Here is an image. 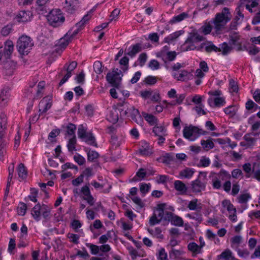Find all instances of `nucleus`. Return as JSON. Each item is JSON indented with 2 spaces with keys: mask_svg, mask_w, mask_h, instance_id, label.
<instances>
[{
  "mask_svg": "<svg viewBox=\"0 0 260 260\" xmlns=\"http://www.w3.org/2000/svg\"><path fill=\"white\" fill-rule=\"evenodd\" d=\"M121 108H119L120 115L122 116L131 117L133 120L140 125H142L143 119L139 110L135 109L134 106H128L127 103H123Z\"/></svg>",
  "mask_w": 260,
  "mask_h": 260,
  "instance_id": "f257e3e1",
  "label": "nucleus"
},
{
  "mask_svg": "<svg viewBox=\"0 0 260 260\" xmlns=\"http://www.w3.org/2000/svg\"><path fill=\"white\" fill-rule=\"evenodd\" d=\"M230 13L228 8H224L221 12L217 13L212 23L216 32L222 30L226 24L230 20Z\"/></svg>",
  "mask_w": 260,
  "mask_h": 260,
  "instance_id": "f03ea898",
  "label": "nucleus"
},
{
  "mask_svg": "<svg viewBox=\"0 0 260 260\" xmlns=\"http://www.w3.org/2000/svg\"><path fill=\"white\" fill-rule=\"evenodd\" d=\"M34 45V41L30 37L22 35L17 42L16 48L21 55H26L30 52Z\"/></svg>",
  "mask_w": 260,
  "mask_h": 260,
  "instance_id": "7ed1b4c3",
  "label": "nucleus"
},
{
  "mask_svg": "<svg viewBox=\"0 0 260 260\" xmlns=\"http://www.w3.org/2000/svg\"><path fill=\"white\" fill-rule=\"evenodd\" d=\"M47 20L51 26L58 27L62 24L64 22L65 18L60 13V10H52L47 15Z\"/></svg>",
  "mask_w": 260,
  "mask_h": 260,
  "instance_id": "20e7f679",
  "label": "nucleus"
},
{
  "mask_svg": "<svg viewBox=\"0 0 260 260\" xmlns=\"http://www.w3.org/2000/svg\"><path fill=\"white\" fill-rule=\"evenodd\" d=\"M122 76V71L116 68L114 69L111 72L108 73L106 75V78L108 83L111 84L113 87L118 88L120 86Z\"/></svg>",
  "mask_w": 260,
  "mask_h": 260,
  "instance_id": "39448f33",
  "label": "nucleus"
},
{
  "mask_svg": "<svg viewBox=\"0 0 260 260\" xmlns=\"http://www.w3.org/2000/svg\"><path fill=\"white\" fill-rule=\"evenodd\" d=\"M79 29H76L73 30V28L70 29L63 37L60 39L58 42V46L61 49H65L69 44L72 41L73 38L78 34Z\"/></svg>",
  "mask_w": 260,
  "mask_h": 260,
  "instance_id": "423d86ee",
  "label": "nucleus"
},
{
  "mask_svg": "<svg viewBox=\"0 0 260 260\" xmlns=\"http://www.w3.org/2000/svg\"><path fill=\"white\" fill-rule=\"evenodd\" d=\"M164 220L170 221L172 225L175 226H182L183 225L182 218L171 212L167 211L165 212Z\"/></svg>",
  "mask_w": 260,
  "mask_h": 260,
  "instance_id": "0eeeda50",
  "label": "nucleus"
},
{
  "mask_svg": "<svg viewBox=\"0 0 260 260\" xmlns=\"http://www.w3.org/2000/svg\"><path fill=\"white\" fill-rule=\"evenodd\" d=\"M152 150L149 144L145 141H141L136 154L142 156H148L152 154Z\"/></svg>",
  "mask_w": 260,
  "mask_h": 260,
  "instance_id": "6e6552de",
  "label": "nucleus"
},
{
  "mask_svg": "<svg viewBox=\"0 0 260 260\" xmlns=\"http://www.w3.org/2000/svg\"><path fill=\"white\" fill-rule=\"evenodd\" d=\"M39 106L40 114L46 113L52 106L51 97L49 96L44 97L40 102Z\"/></svg>",
  "mask_w": 260,
  "mask_h": 260,
  "instance_id": "1a4fd4ad",
  "label": "nucleus"
},
{
  "mask_svg": "<svg viewBox=\"0 0 260 260\" xmlns=\"http://www.w3.org/2000/svg\"><path fill=\"white\" fill-rule=\"evenodd\" d=\"M32 16L29 11H21L17 14L15 20L18 22H26L30 20Z\"/></svg>",
  "mask_w": 260,
  "mask_h": 260,
  "instance_id": "9d476101",
  "label": "nucleus"
},
{
  "mask_svg": "<svg viewBox=\"0 0 260 260\" xmlns=\"http://www.w3.org/2000/svg\"><path fill=\"white\" fill-rule=\"evenodd\" d=\"M162 53H163L162 52L160 53L159 58H161L163 60L166 68L168 69L169 67L168 66V62L174 60L176 58L177 53L174 51L168 52L165 54Z\"/></svg>",
  "mask_w": 260,
  "mask_h": 260,
  "instance_id": "9b49d317",
  "label": "nucleus"
},
{
  "mask_svg": "<svg viewBox=\"0 0 260 260\" xmlns=\"http://www.w3.org/2000/svg\"><path fill=\"white\" fill-rule=\"evenodd\" d=\"M198 131V127L195 126L190 125L189 126H185L183 130V137L187 139L192 141L193 140L190 139V137L193 136H196V133Z\"/></svg>",
  "mask_w": 260,
  "mask_h": 260,
  "instance_id": "f8f14e48",
  "label": "nucleus"
},
{
  "mask_svg": "<svg viewBox=\"0 0 260 260\" xmlns=\"http://www.w3.org/2000/svg\"><path fill=\"white\" fill-rule=\"evenodd\" d=\"M142 50V44L136 43L135 45H131L127 49V52L125 53L130 56L131 58L134 57L137 54L141 52Z\"/></svg>",
  "mask_w": 260,
  "mask_h": 260,
  "instance_id": "ddd939ff",
  "label": "nucleus"
},
{
  "mask_svg": "<svg viewBox=\"0 0 260 260\" xmlns=\"http://www.w3.org/2000/svg\"><path fill=\"white\" fill-rule=\"evenodd\" d=\"M173 76L178 81H187L192 79L193 75L186 70H182L180 73H174Z\"/></svg>",
  "mask_w": 260,
  "mask_h": 260,
  "instance_id": "4468645a",
  "label": "nucleus"
},
{
  "mask_svg": "<svg viewBox=\"0 0 260 260\" xmlns=\"http://www.w3.org/2000/svg\"><path fill=\"white\" fill-rule=\"evenodd\" d=\"M191 185L192 191L196 193L200 192L202 190H205L206 188L205 184L201 182L199 178L192 181Z\"/></svg>",
  "mask_w": 260,
  "mask_h": 260,
  "instance_id": "2eb2a0df",
  "label": "nucleus"
},
{
  "mask_svg": "<svg viewBox=\"0 0 260 260\" xmlns=\"http://www.w3.org/2000/svg\"><path fill=\"white\" fill-rule=\"evenodd\" d=\"M204 37L197 32H190L185 41V43H194L203 41Z\"/></svg>",
  "mask_w": 260,
  "mask_h": 260,
  "instance_id": "dca6fc26",
  "label": "nucleus"
},
{
  "mask_svg": "<svg viewBox=\"0 0 260 260\" xmlns=\"http://www.w3.org/2000/svg\"><path fill=\"white\" fill-rule=\"evenodd\" d=\"M195 170L193 168H186L179 172V176L181 179H190L192 177Z\"/></svg>",
  "mask_w": 260,
  "mask_h": 260,
  "instance_id": "f3484780",
  "label": "nucleus"
},
{
  "mask_svg": "<svg viewBox=\"0 0 260 260\" xmlns=\"http://www.w3.org/2000/svg\"><path fill=\"white\" fill-rule=\"evenodd\" d=\"M174 188L181 194H185L187 192V187L185 184L180 180H176L174 182Z\"/></svg>",
  "mask_w": 260,
  "mask_h": 260,
  "instance_id": "a211bd4d",
  "label": "nucleus"
},
{
  "mask_svg": "<svg viewBox=\"0 0 260 260\" xmlns=\"http://www.w3.org/2000/svg\"><path fill=\"white\" fill-rule=\"evenodd\" d=\"M41 206L40 203H38L31 210V214L34 219L37 221L41 219Z\"/></svg>",
  "mask_w": 260,
  "mask_h": 260,
  "instance_id": "6ab92c4d",
  "label": "nucleus"
},
{
  "mask_svg": "<svg viewBox=\"0 0 260 260\" xmlns=\"http://www.w3.org/2000/svg\"><path fill=\"white\" fill-rule=\"evenodd\" d=\"M251 135L256 136V134H246L244 135L243 138L246 142V144H244L243 142L241 143L242 146H247L248 147L254 145L255 143L256 139L251 136Z\"/></svg>",
  "mask_w": 260,
  "mask_h": 260,
  "instance_id": "aec40b11",
  "label": "nucleus"
},
{
  "mask_svg": "<svg viewBox=\"0 0 260 260\" xmlns=\"http://www.w3.org/2000/svg\"><path fill=\"white\" fill-rule=\"evenodd\" d=\"M218 257L224 260H238L233 256L232 251L229 249L223 251Z\"/></svg>",
  "mask_w": 260,
  "mask_h": 260,
  "instance_id": "412c9836",
  "label": "nucleus"
},
{
  "mask_svg": "<svg viewBox=\"0 0 260 260\" xmlns=\"http://www.w3.org/2000/svg\"><path fill=\"white\" fill-rule=\"evenodd\" d=\"M201 211V210H196V212L188 213L186 215V216L190 219L195 220L200 223L203 221V217Z\"/></svg>",
  "mask_w": 260,
  "mask_h": 260,
  "instance_id": "4be33fe9",
  "label": "nucleus"
},
{
  "mask_svg": "<svg viewBox=\"0 0 260 260\" xmlns=\"http://www.w3.org/2000/svg\"><path fill=\"white\" fill-rule=\"evenodd\" d=\"M198 200L194 199L189 202L187 208L190 210H201L203 205L201 203L198 204Z\"/></svg>",
  "mask_w": 260,
  "mask_h": 260,
  "instance_id": "5701e85b",
  "label": "nucleus"
},
{
  "mask_svg": "<svg viewBox=\"0 0 260 260\" xmlns=\"http://www.w3.org/2000/svg\"><path fill=\"white\" fill-rule=\"evenodd\" d=\"M142 114L145 119L149 123L150 125H154L157 124L158 119L155 116L144 112H142Z\"/></svg>",
  "mask_w": 260,
  "mask_h": 260,
  "instance_id": "b1692460",
  "label": "nucleus"
},
{
  "mask_svg": "<svg viewBox=\"0 0 260 260\" xmlns=\"http://www.w3.org/2000/svg\"><path fill=\"white\" fill-rule=\"evenodd\" d=\"M82 140L84 141L88 145L94 146L95 147H98V144L96 142L95 138L93 134L91 133H89Z\"/></svg>",
  "mask_w": 260,
  "mask_h": 260,
  "instance_id": "393cba45",
  "label": "nucleus"
},
{
  "mask_svg": "<svg viewBox=\"0 0 260 260\" xmlns=\"http://www.w3.org/2000/svg\"><path fill=\"white\" fill-rule=\"evenodd\" d=\"M85 151L87 152V160L89 161H94L95 159H97L99 154L98 152L94 150H90L87 148H84Z\"/></svg>",
  "mask_w": 260,
  "mask_h": 260,
  "instance_id": "a878e982",
  "label": "nucleus"
},
{
  "mask_svg": "<svg viewBox=\"0 0 260 260\" xmlns=\"http://www.w3.org/2000/svg\"><path fill=\"white\" fill-rule=\"evenodd\" d=\"M201 144L203 148L207 151L214 147V144L211 139L207 140H202L201 141Z\"/></svg>",
  "mask_w": 260,
  "mask_h": 260,
  "instance_id": "bb28decb",
  "label": "nucleus"
},
{
  "mask_svg": "<svg viewBox=\"0 0 260 260\" xmlns=\"http://www.w3.org/2000/svg\"><path fill=\"white\" fill-rule=\"evenodd\" d=\"M17 172L19 177L21 178L22 179H24L27 177V169L25 167L23 164L21 163L18 165L17 168Z\"/></svg>",
  "mask_w": 260,
  "mask_h": 260,
  "instance_id": "cd10ccee",
  "label": "nucleus"
},
{
  "mask_svg": "<svg viewBox=\"0 0 260 260\" xmlns=\"http://www.w3.org/2000/svg\"><path fill=\"white\" fill-rule=\"evenodd\" d=\"M107 119L113 123H116L118 120V114L117 110L111 111L107 115Z\"/></svg>",
  "mask_w": 260,
  "mask_h": 260,
  "instance_id": "c85d7f7f",
  "label": "nucleus"
},
{
  "mask_svg": "<svg viewBox=\"0 0 260 260\" xmlns=\"http://www.w3.org/2000/svg\"><path fill=\"white\" fill-rule=\"evenodd\" d=\"M160 159L162 163L170 165L174 159V154L173 153H166Z\"/></svg>",
  "mask_w": 260,
  "mask_h": 260,
  "instance_id": "c756f323",
  "label": "nucleus"
},
{
  "mask_svg": "<svg viewBox=\"0 0 260 260\" xmlns=\"http://www.w3.org/2000/svg\"><path fill=\"white\" fill-rule=\"evenodd\" d=\"M241 8H242L241 5H240L236 8L235 12L236 15L234 19V20H235L238 22L241 21V22H242V21L243 20V19L244 18V15L242 13V11L243 10V8H242V9H241Z\"/></svg>",
  "mask_w": 260,
  "mask_h": 260,
  "instance_id": "7c9ffc66",
  "label": "nucleus"
},
{
  "mask_svg": "<svg viewBox=\"0 0 260 260\" xmlns=\"http://www.w3.org/2000/svg\"><path fill=\"white\" fill-rule=\"evenodd\" d=\"M147 231L152 236L155 237L158 239L164 238V236L161 234V230L159 227L155 228L154 230L148 228Z\"/></svg>",
  "mask_w": 260,
  "mask_h": 260,
  "instance_id": "2f4dec72",
  "label": "nucleus"
},
{
  "mask_svg": "<svg viewBox=\"0 0 260 260\" xmlns=\"http://www.w3.org/2000/svg\"><path fill=\"white\" fill-rule=\"evenodd\" d=\"M76 256H78L81 258H83L85 260H87L90 257V255L88 253L87 250L84 247L82 248V250H78L77 252L75 255L73 257H75Z\"/></svg>",
  "mask_w": 260,
  "mask_h": 260,
  "instance_id": "473e14b6",
  "label": "nucleus"
},
{
  "mask_svg": "<svg viewBox=\"0 0 260 260\" xmlns=\"http://www.w3.org/2000/svg\"><path fill=\"white\" fill-rule=\"evenodd\" d=\"M252 173L253 178L260 181V165L259 164L256 163L253 164Z\"/></svg>",
  "mask_w": 260,
  "mask_h": 260,
  "instance_id": "72a5a7b5",
  "label": "nucleus"
},
{
  "mask_svg": "<svg viewBox=\"0 0 260 260\" xmlns=\"http://www.w3.org/2000/svg\"><path fill=\"white\" fill-rule=\"evenodd\" d=\"M63 9L64 10L69 14H73L75 11V6L73 5L71 2H68L67 0L65 2Z\"/></svg>",
  "mask_w": 260,
  "mask_h": 260,
  "instance_id": "f704fd0d",
  "label": "nucleus"
},
{
  "mask_svg": "<svg viewBox=\"0 0 260 260\" xmlns=\"http://www.w3.org/2000/svg\"><path fill=\"white\" fill-rule=\"evenodd\" d=\"M128 62L129 58L126 56H123L120 60L119 63L120 65L123 66L121 69L123 72H125L128 69Z\"/></svg>",
  "mask_w": 260,
  "mask_h": 260,
  "instance_id": "c9c22d12",
  "label": "nucleus"
},
{
  "mask_svg": "<svg viewBox=\"0 0 260 260\" xmlns=\"http://www.w3.org/2000/svg\"><path fill=\"white\" fill-rule=\"evenodd\" d=\"M242 169L244 172L246 173L245 177L247 178H249L251 176V173H252L251 165L249 162L245 163L243 165Z\"/></svg>",
  "mask_w": 260,
  "mask_h": 260,
  "instance_id": "e433bc0d",
  "label": "nucleus"
},
{
  "mask_svg": "<svg viewBox=\"0 0 260 260\" xmlns=\"http://www.w3.org/2000/svg\"><path fill=\"white\" fill-rule=\"evenodd\" d=\"M205 50L207 53H209L213 51L217 52L219 51V49L218 47L214 45L212 43L209 42L208 43L206 44V45L205 47Z\"/></svg>",
  "mask_w": 260,
  "mask_h": 260,
  "instance_id": "4c0bfd02",
  "label": "nucleus"
},
{
  "mask_svg": "<svg viewBox=\"0 0 260 260\" xmlns=\"http://www.w3.org/2000/svg\"><path fill=\"white\" fill-rule=\"evenodd\" d=\"M216 176H217L219 179H221L222 180L229 179L231 177L230 174L223 169H221L220 172L216 174Z\"/></svg>",
  "mask_w": 260,
  "mask_h": 260,
  "instance_id": "58836bf2",
  "label": "nucleus"
},
{
  "mask_svg": "<svg viewBox=\"0 0 260 260\" xmlns=\"http://www.w3.org/2000/svg\"><path fill=\"white\" fill-rule=\"evenodd\" d=\"M27 205L25 203L20 202L18 207V214L20 216H24L25 215L27 210Z\"/></svg>",
  "mask_w": 260,
  "mask_h": 260,
  "instance_id": "ea45409f",
  "label": "nucleus"
},
{
  "mask_svg": "<svg viewBox=\"0 0 260 260\" xmlns=\"http://www.w3.org/2000/svg\"><path fill=\"white\" fill-rule=\"evenodd\" d=\"M76 141L77 140L76 136H73L69 140L67 147L68 150L70 152H73L74 150H75V145L76 144Z\"/></svg>",
  "mask_w": 260,
  "mask_h": 260,
  "instance_id": "a19ab883",
  "label": "nucleus"
},
{
  "mask_svg": "<svg viewBox=\"0 0 260 260\" xmlns=\"http://www.w3.org/2000/svg\"><path fill=\"white\" fill-rule=\"evenodd\" d=\"M77 66V62L75 61H72L69 64L66 63L63 67V69L67 71V73H71L76 68Z\"/></svg>",
  "mask_w": 260,
  "mask_h": 260,
  "instance_id": "79ce46f5",
  "label": "nucleus"
},
{
  "mask_svg": "<svg viewBox=\"0 0 260 260\" xmlns=\"http://www.w3.org/2000/svg\"><path fill=\"white\" fill-rule=\"evenodd\" d=\"M218 48L219 49L218 52L222 51V54L224 55L228 54L232 50V47H230L226 43H222L221 47Z\"/></svg>",
  "mask_w": 260,
  "mask_h": 260,
  "instance_id": "37998d69",
  "label": "nucleus"
},
{
  "mask_svg": "<svg viewBox=\"0 0 260 260\" xmlns=\"http://www.w3.org/2000/svg\"><path fill=\"white\" fill-rule=\"evenodd\" d=\"M13 49L14 45L12 41H6L5 47V53L7 54H11L13 51Z\"/></svg>",
  "mask_w": 260,
  "mask_h": 260,
  "instance_id": "c03bdc74",
  "label": "nucleus"
},
{
  "mask_svg": "<svg viewBox=\"0 0 260 260\" xmlns=\"http://www.w3.org/2000/svg\"><path fill=\"white\" fill-rule=\"evenodd\" d=\"M67 133L70 136H75V131L76 129V126L75 124L70 123L66 127Z\"/></svg>",
  "mask_w": 260,
  "mask_h": 260,
  "instance_id": "a18cd8bd",
  "label": "nucleus"
},
{
  "mask_svg": "<svg viewBox=\"0 0 260 260\" xmlns=\"http://www.w3.org/2000/svg\"><path fill=\"white\" fill-rule=\"evenodd\" d=\"M187 16H188V15L185 13H181L180 14H179L177 16H174L170 20V22L171 23H174L180 22V21H182V20H183L184 19H185V18H186L187 17Z\"/></svg>",
  "mask_w": 260,
  "mask_h": 260,
  "instance_id": "49530a36",
  "label": "nucleus"
},
{
  "mask_svg": "<svg viewBox=\"0 0 260 260\" xmlns=\"http://www.w3.org/2000/svg\"><path fill=\"white\" fill-rule=\"evenodd\" d=\"M85 245L90 248L92 254L96 255L99 252L100 247L99 246L89 243H86Z\"/></svg>",
  "mask_w": 260,
  "mask_h": 260,
  "instance_id": "de8ad7c7",
  "label": "nucleus"
},
{
  "mask_svg": "<svg viewBox=\"0 0 260 260\" xmlns=\"http://www.w3.org/2000/svg\"><path fill=\"white\" fill-rule=\"evenodd\" d=\"M196 46L193 43H185L182 45L181 49L183 51L196 50Z\"/></svg>",
  "mask_w": 260,
  "mask_h": 260,
  "instance_id": "09e8293b",
  "label": "nucleus"
},
{
  "mask_svg": "<svg viewBox=\"0 0 260 260\" xmlns=\"http://www.w3.org/2000/svg\"><path fill=\"white\" fill-rule=\"evenodd\" d=\"M225 104V101L223 97H217L214 99V105L216 107H220Z\"/></svg>",
  "mask_w": 260,
  "mask_h": 260,
  "instance_id": "8fccbe9b",
  "label": "nucleus"
},
{
  "mask_svg": "<svg viewBox=\"0 0 260 260\" xmlns=\"http://www.w3.org/2000/svg\"><path fill=\"white\" fill-rule=\"evenodd\" d=\"M236 251L237 252L238 255L240 257L243 258H247L250 254L248 250L246 249L242 250L237 247V248L236 249Z\"/></svg>",
  "mask_w": 260,
  "mask_h": 260,
  "instance_id": "3c124183",
  "label": "nucleus"
},
{
  "mask_svg": "<svg viewBox=\"0 0 260 260\" xmlns=\"http://www.w3.org/2000/svg\"><path fill=\"white\" fill-rule=\"evenodd\" d=\"M224 112L225 114L232 117L236 115V110L234 106H230L224 109Z\"/></svg>",
  "mask_w": 260,
  "mask_h": 260,
  "instance_id": "603ef678",
  "label": "nucleus"
},
{
  "mask_svg": "<svg viewBox=\"0 0 260 260\" xmlns=\"http://www.w3.org/2000/svg\"><path fill=\"white\" fill-rule=\"evenodd\" d=\"M88 133L82 125L79 126L78 129V136L79 139L82 140Z\"/></svg>",
  "mask_w": 260,
  "mask_h": 260,
  "instance_id": "864d4df0",
  "label": "nucleus"
},
{
  "mask_svg": "<svg viewBox=\"0 0 260 260\" xmlns=\"http://www.w3.org/2000/svg\"><path fill=\"white\" fill-rule=\"evenodd\" d=\"M93 66L94 71L96 74H100L103 72L102 62L96 61L94 62Z\"/></svg>",
  "mask_w": 260,
  "mask_h": 260,
  "instance_id": "5fc2aeb1",
  "label": "nucleus"
},
{
  "mask_svg": "<svg viewBox=\"0 0 260 260\" xmlns=\"http://www.w3.org/2000/svg\"><path fill=\"white\" fill-rule=\"evenodd\" d=\"M148 67L152 70H156L159 69L160 64L157 60L152 59L148 63Z\"/></svg>",
  "mask_w": 260,
  "mask_h": 260,
  "instance_id": "6e6d98bb",
  "label": "nucleus"
},
{
  "mask_svg": "<svg viewBox=\"0 0 260 260\" xmlns=\"http://www.w3.org/2000/svg\"><path fill=\"white\" fill-rule=\"evenodd\" d=\"M68 238L70 239V241L74 244H78L79 243V239L80 236L77 234L69 233Z\"/></svg>",
  "mask_w": 260,
  "mask_h": 260,
  "instance_id": "4d7b16f0",
  "label": "nucleus"
},
{
  "mask_svg": "<svg viewBox=\"0 0 260 260\" xmlns=\"http://www.w3.org/2000/svg\"><path fill=\"white\" fill-rule=\"evenodd\" d=\"M144 81L146 84L152 85L156 83L157 78L155 76H148L145 78Z\"/></svg>",
  "mask_w": 260,
  "mask_h": 260,
  "instance_id": "13d9d810",
  "label": "nucleus"
},
{
  "mask_svg": "<svg viewBox=\"0 0 260 260\" xmlns=\"http://www.w3.org/2000/svg\"><path fill=\"white\" fill-rule=\"evenodd\" d=\"M210 160L209 158L206 157L205 156H202L200 160V166L202 167H208L210 164Z\"/></svg>",
  "mask_w": 260,
  "mask_h": 260,
  "instance_id": "bf43d9fd",
  "label": "nucleus"
},
{
  "mask_svg": "<svg viewBox=\"0 0 260 260\" xmlns=\"http://www.w3.org/2000/svg\"><path fill=\"white\" fill-rule=\"evenodd\" d=\"M231 176L234 178L238 179L239 177L243 178V174L240 169H236L232 171Z\"/></svg>",
  "mask_w": 260,
  "mask_h": 260,
  "instance_id": "052dcab7",
  "label": "nucleus"
},
{
  "mask_svg": "<svg viewBox=\"0 0 260 260\" xmlns=\"http://www.w3.org/2000/svg\"><path fill=\"white\" fill-rule=\"evenodd\" d=\"M147 58V55L146 53H142L139 55L138 61H139V65L141 67H143L145 64Z\"/></svg>",
  "mask_w": 260,
  "mask_h": 260,
  "instance_id": "680f3d73",
  "label": "nucleus"
},
{
  "mask_svg": "<svg viewBox=\"0 0 260 260\" xmlns=\"http://www.w3.org/2000/svg\"><path fill=\"white\" fill-rule=\"evenodd\" d=\"M251 198L249 193H243L241 194L239 198V203L243 204L247 202L248 200Z\"/></svg>",
  "mask_w": 260,
  "mask_h": 260,
  "instance_id": "e2e57ef3",
  "label": "nucleus"
},
{
  "mask_svg": "<svg viewBox=\"0 0 260 260\" xmlns=\"http://www.w3.org/2000/svg\"><path fill=\"white\" fill-rule=\"evenodd\" d=\"M212 185L214 188L220 189L221 187V181L217 176H215L212 179Z\"/></svg>",
  "mask_w": 260,
  "mask_h": 260,
  "instance_id": "0e129e2a",
  "label": "nucleus"
},
{
  "mask_svg": "<svg viewBox=\"0 0 260 260\" xmlns=\"http://www.w3.org/2000/svg\"><path fill=\"white\" fill-rule=\"evenodd\" d=\"M74 159L80 166L83 165L85 162V158L79 154L74 156Z\"/></svg>",
  "mask_w": 260,
  "mask_h": 260,
  "instance_id": "69168bd1",
  "label": "nucleus"
},
{
  "mask_svg": "<svg viewBox=\"0 0 260 260\" xmlns=\"http://www.w3.org/2000/svg\"><path fill=\"white\" fill-rule=\"evenodd\" d=\"M165 132V128L163 126H156L155 125L153 128V132L155 134L156 136H158L160 134H164V133Z\"/></svg>",
  "mask_w": 260,
  "mask_h": 260,
  "instance_id": "338daca9",
  "label": "nucleus"
},
{
  "mask_svg": "<svg viewBox=\"0 0 260 260\" xmlns=\"http://www.w3.org/2000/svg\"><path fill=\"white\" fill-rule=\"evenodd\" d=\"M157 258L158 260H168L167 253L166 252L165 248H161L159 250Z\"/></svg>",
  "mask_w": 260,
  "mask_h": 260,
  "instance_id": "774afa93",
  "label": "nucleus"
}]
</instances>
